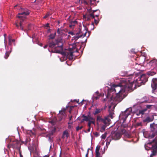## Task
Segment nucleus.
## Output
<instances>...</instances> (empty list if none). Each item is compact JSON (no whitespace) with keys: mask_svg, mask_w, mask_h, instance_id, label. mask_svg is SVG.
<instances>
[{"mask_svg":"<svg viewBox=\"0 0 157 157\" xmlns=\"http://www.w3.org/2000/svg\"><path fill=\"white\" fill-rule=\"evenodd\" d=\"M147 111V109L145 108L139 110V113H138V116L140 115V114H141L142 115L141 117H142V115L144 114H145V112Z\"/></svg>","mask_w":157,"mask_h":157,"instance_id":"412c9836","label":"nucleus"},{"mask_svg":"<svg viewBox=\"0 0 157 157\" xmlns=\"http://www.w3.org/2000/svg\"><path fill=\"white\" fill-rule=\"evenodd\" d=\"M95 1L96 0H90L91 5L96 6V3L95 2Z\"/></svg>","mask_w":157,"mask_h":157,"instance_id":"f704fd0d","label":"nucleus"},{"mask_svg":"<svg viewBox=\"0 0 157 157\" xmlns=\"http://www.w3.org/2000/svg\"><path fill=\"white\" fill-rule=\"evenodd\" d=\"M81 2L82 3H84L85 5H88V3L85 0H83L81 1Z\"/></svg>","mask_w":157,"mask_h":157,"instance_id":"c03bdc74","label":"nucleus"},{"mask_svg":"<svg viewBox=\"0 0 157 157\" xmlns=\"http://www.w3.org/2000/svg\"><path fill=\"white\" fill-rule=\"evenodd\" d=\"M11 52V51H8L6 52L5 56V59H7L8 57L9 56V55Z\"/></svg>","mask_w":157,"mask_h":157,"instance_id":"473e14b6","label":"nucleus"},{"mask_svg":"<svg viewBox=\"0 0 157 157\" xmlns=\"http://www.w3.org/2000/svg\"><path fill=\"white\" fill-rule=\"evenodd\" d=\"M17 17L20 18V23L22 24V22H23L24 20L25 19V17L21 16L20 15H18Z\"/></svg>","mask_w":157,"mask_h":157,"instance_id":"c756f323","label":"nucleus"},{"mask_svg":"<svg viewBox=\"0 0 157 157\" xmlns=\"http://www.w3.org/2000/svg\"><path fill=\"white\" fill-rule=\"evenodd\" d=\"M63 44L60 41L56 40L55 41H52L50 42L49 44V46L51 48H55V52L57 53H59L60 51L58 50L57 48H59L60 50L62 49Z\"/></svg>","mask_w":157,"mask_h":157,"instance_id":"20e7f679","label":"nucleus"},{"mask_svg":"<svg viewBox=\"0 0 157 157\" xmlns=\"http://www.w3.org/2000/svg\"><path fill=\"white\" fill-rule=\"evenodd\" d=\"M99 15H95V16H94V18H93L94 19V22L97 25L99 22V20L98 18Z\"/></svg>","mask_w":157,"mask_h":157,"instance_id":"5701e85b","label":"nucleus"},{"mask_svg":"<svg viewBox=\"0 0 157 157\" xmlns=\"http://www.w3.org/2000/svg\"><path fill=\"white\" fill-rule=\"evenodd\" d=\"M75 34H76V35H82V31L81 29H79L77 33H75Z\"/></svg>","mask_w":157,"mask_h":157,"instance_id":"4c0bfd02","label":"nucleus"},{"mask_svg":"<svg viewBox=\"0 0 157 157\" xmlns=\"http://www.w3.org/2000/svg\"><path fill=\"white\" fill-rule=\"evenodd\" d=\"M77 24V21H71L69 24V26L70 28H73L75 24Z\"/></svg>","mask_w":157,"mask_h":157,"instance_id":"393cba45","label":"nucleus"},{"mask_svg":"<svg viewBox=\"0 0 157 157\" xmlns=\"http://www.w3.org/2000/svg\"><path fill=\"white\" fill-rule=\"evenodd\" d=\"M116 96L115 97H113L114 94H113V97H107V95L106 97L107 98H110L112 100H113L114 103H112L114 105V106H115L118 103L121 102L122 100L126 97V95L124 94H115Z\"/></svg>","mask_w":157,"mask_h":157,"instance_id":"39448f33","label":"nucleus"},{"mask_svg":"<svg viewBox=\"0 0 157 157\" xmlns=\"http://www.w3.org/2000/svg\"><path fill=\"white\" fill-rule=\"evenodd\" d=\"M68 33L72 36L75 35V33L74 32H71V31L69 32Z\"/></svg>","mask_w":157,"mask_h":157,"instance_id":"49530a36","label":"nucleus"},{"mask_svg":"<svg viewBox=\"0 0 157 157\" xmlns=\"http://www.w3.org/2000/svg\"><path fill=\"white\" fill-rule=\"evenodd\" d=\"M101 146H97L95 149L96 156L95 157H101L100 156V153L99 152V150L100 149Z\"/></svg>","mask_w":157,"mask_h":157,"instance_id":"a211bd4d","label":"nucleus"},{"mask_svg":"<svg viewBox=\"0 0 157 157\" xmlns=\"http://www.w3.org/2000/svg\"><path fill=\"white\" fill-rule=\"evenodd\" d=\"M155 60L150 61V64L152 65V64L154 65V67L153 69H151V70L147 72V75L150 76H152L156 74L157 72V66L156 65Z\"/></svg>","mask_w":157,"mask_h":157,"instance_id":"6e6552de","label":"nucleus"},{"mask_svg":"<svg viewBox=\"0 0 157 157\" xmlns=\"http://www.w3.org/2000/svg\"><path fill=\"white\" fill-rule=\"evenodd\" d=\"M20 26L21 28V30L24 31V30L23 29V27L22 26V24H21V23H20Z\"/></svg>","mask_w":157,"mask_h":157,"instance_id":"8fccbe9b","label":"nucleus"},{"mask_svg":"<svg viewBox=\"0 0 157 157\" xmlns=\"http://www.w3.org/2000/svg\"><path fill=\"white\" fill-rule=\"evenodd\" d=\"M100 96V95H94V98L95 100H97L99 98Z\"/></svg>","mask_w":157,"mask_h":157,"instance_id":"ea45409f","label":"nucleus"},{"mask_svg":"<svg viewBox=\"0 0 157 157\" xmlns=\"http://www.w3.org/2000/svg\"><path fill=\"white\" fill-rule=\"evenodd\" d=\"M120 133L121 134H121H125L126 135H127V133L126 132V130L124 129H121L120 131Z\"/></svg>","mask_w":157,"mask_h":157,"instance_id":"7c9ffc66","label":"nucleus"},{"mask_svg":"<svg viewBox=\"0 0 157 157\" xmlns=\"http://www.w3.org/2000/svg\"><path fill=\"white\" fill-rule=\"evenodd\" d=\"M86 32L83 35H75V36H73L72 38V40H75V41L77 40L79 38L81 37H84V36H86V33H87V31L88 30V29L86 28L85 29Z\"/></svg>","mask_w":157,"mask_h":157,"instance_id":"4468645a","label":"nucleus"},{"mask_svg":"<svg viewBox=\"0 0 157 157\" xmlns=\"http://www.w3.org/2000/svg\"><path fill=\"white\" fill-rule=\"evenodd\" d=\"M72 117H73L72 116H71L70 117H69V119L70 121H71V120Z\"/></svg>","mask_w":157,"mask_h":157,"instance_id":"052dcab7","label":"nucleus"},{"mask_svg":"<svg viewBox=\"0 0 157 157\" xmlns=\"http://www.w3.org/2000/svg\"><path fill=\"white\" fill-rule=\"evenodd\" d=\"M91 124H95V122L94 121H89L88 123V126L89 127V128L87 129V132H89L90 130L91 127Z\"/></svg>","mask_w":157,"mask_h":157,"instance_id":"a878e982","label":"nucleus"},{"mask_svg":"<svg viewBox=\"0 0 157 157\" xmlns=\"http://www.w3.org/2000/svg\"><path fill=\"white\" fill-rule=\"evenodd\" d=\"M137 125V124H136V125H133V127H135V128L136 127V125Z\"/></svg>","mask_w":157,"mask_h":157,"instance_id":"774afa93","label":"nucleus"},{"mask_svg":"<svg viewBox=\"0 0 157 157\" xmlns=\"http://www.w3.org/2000/svg\"><path fill=\"white\" fill-rule=\"evenodd\" d=\"M20 11V12L18 13V15H21L27 16L29 15L30 13L29 10L26 9L21 8Z\"/></svg>","mask_w":157,"mask_h":157,"instance_id":"9b49d317","label":"nucleus"},{"mask_svg":"<svg viewBox=\"0 0 157 157\" xmlns=\"http://www.w3.org/2000/svg\"><path fill=\"white\" fill-rule=\"evenodd\" d=\"M133 82L128 83L125 82L124 83H120L119 85L113 84L111 88H108L107 94V97H113L114 94H124L125 91H132V87Z\"/></svg>","mask_w":157,"mask_h":157,"instance_id":"f257e3e1","label":"nucleus"},{"mask_svg":"<svg viewBox=\"0 0 157 157\" xmlns=\"http://www.w3.org/2000/svg\"><path fill=\"white\" fill-rule=\"evenodd\" d=\"M142 125V123H138V126H141Z\"/></svg>","mask_w":157,"mask_h":157,"instance_id":"0e129e2a","label":"nucleus"},{"mask_svg":"<svg viewBox=\"0 0 157 157\" xmlns=\"http://www.w3.org/2000/svg\"><path fill=\"white\" fill-rule=\"evenodd\" d=\"M138 76H139V80H138V87L142 85L145 84L147 81L148 77L145 74H143L141 75L138 72Z\"/></svg>","mask_w":157,"mask_h":157,"instance_id":"0eeeda50","label":"nucleus"},{"mask_svg":"<svg viewBox=\"0 0 157 157\" xmlns=\"http://www.w3.org/2000/svg\"><path fill=\"white\" fill-rule=\"evenodd\" d=\"M94 135L95 136H98L99 135V134L97 132H96Z\"/></svg>","mask_w":157,"mask_h":157,"instance_id":"4d7b16f0","label":"nucleus"},{"mask_svg":"<svg viewBox=\"0 0 157 157\" xmlns=\"http://www.w3.org/2000/svg\"><path fill=\"white\" fill-rule=\"evenodd\" d=\"M95 95H100L99 94V92L98 91H97L95 92Z\"/></svg>","mask_w":157,"mask_h":157,"instance_id":"864d4df0","label":"nucleus"},{"mask_svg":"<svg viewBox=\"0 0 157 157\" xmlns=\"http://www.w3.org/2000/svg\"><path fill=\"white\" fill-rule=\"evenodd\" d=\"M15 40L14 39H9V44L10 45H12V43L13 42H14Z\"/></svg>","mask_w":157,"mask_h":157,"instance_id":"c9c22d12","label":"nucleus"},{"mask_svg":"<svg viewBox=\"0 0 157 157\" xmlns=\"http://www.w3.org/2000/svg\"><path fill=\"white\" fill-rule=\"evenodd\" d=\"M83 18L86 19L87 20H90L91 17H90V14L89 15H84L83 16Z\"/></svg>","mask_w":157,"mask_h":157,"instance_id":"2f4dec72","label":"nucleus"},{"mask_svg":"<svg viewBox=\"0 0 157 157\" xmlns=\"http://www.w3.org/2000/svg\"><path fill=\"white\" fill-rule=\"evenodd\" d=\"M154 119V115H152L150 116L147 117L146 118L143 120L144 122H149L152 121Z\"/></svg>","mask_w":157,"mask_h":157,"instance_id":"dca6fc26","label":"nucleus"},{"mask_svg":"<svg viewBox=\"0 0 157 157\" xmlns=\"http://www.w3.org/2000/svg\"><path fill=\"white\" fill-rule=\"evenodd\" d=\"M56 130V128H54L53 129H52L49 133L50 135H53V134L55 132Z\"/></svg>","mask_w":157,"mask_h":157,"instance_id":"72a5a7b5","label":"nucleus"},{"mask_svg":"<svg viewBox=\"0 0 157 157\" xmlns=\"http://www.w3.org/2000/svg\"><path fill=\"white\" fill-rule=\"evenodd\" d=\"M152 153L150 156V157H153L154 156L157 155V146L153 147V149L151 151Z\"/></svg>","mask_w":157,"mask_h":157,"instance_id":"f3484780","label":"nucleus"},{"mask_svg":"<svg viewBox=\"0 0 157 157\" xmlns=\"http://www.w3.org/2000/svg\"><path fill=\"white\" fill-rule=\"evenodd\" d=\"M150 128L151 131L155 134H157V124L154 123L150 124Z\"/></svg>","mask_w":157,"mask_h":157,"instance_id":"2eb2a0df","label":"nucleus"},{"mask_svg":"<svg viewBox=\"0 0 157 157\" xmlns=\"http://www.w3.org/2000/svg\"><path fill=\"white\" fill-rule=\"evenodd\" d=\"M69 136V134L67 130L64 131L63 132L62 135V138L64 139L65 137L67 138Z\"/></svg>","mask_w":157,"mask_h":157,"instance_id":"4be33fe9","label":"nucleus"},{"mask_svg":"<svg viewBox=\"0 0 157 157\" xmlns=\"http://www.w3.org/2000/svg\"><path fill=\"white\" fill-rule=\"evenodd\" d=\"M45 27H49V24L48 23H47Z\"/></svg>","mask_w":157,"mask_h":157,"instance_id":"13d9d810","label":"nucleus"},{"mask_svg":"<svg viewBox=\"0 0 157 157\" xmlns=\"http://www.w3.org/2000/svg\"><path fill=\"white\" fill-rule=\"evenodd\" d=\"M112 140H113L112 138V136H109L108 137L106 140V144L109 145L110 144V143L111 142Z\"/></svg>","mask_w":157,"mask_h":157,"instance_id":"bb28decb","label":"nucleus"},{"mask_svg":"<svg viewBox=\"0 0 157 157\" xmlns=\"http://www.w3.org/2000/svg\"><path fill=\"white\" fill-rule=\"evenodd\" d=\"M97 121L98 122L101 123L102 126L101 131L102 132L105 130L106 127L109 124L111 120L108 117L102 118L101 116H98Z\"/></svg>","mask_w":157,"mask_h":157,"instance_id":"7ed1b4c3","label":"nucleus"},{"mask_svg":"<svg viewBox=\"0 0 157 157\" xmlns=\"http://www.w3.org/2000/svg\"><path fill=\"white\" fill-rule=\"evenodd\" d=\"M127 126V125H124L122 124V126L124 128L126 127Z\"/></svg>","mask_w":157,"mask_h":157,"instance_id":"bf43d9fd","label":"nucleus"},{"mask_svg":"<svg viewBox=\"0 0 157 157\" xmlns=\"http://www.w3.org/2000/svg\"><path fill=\"white\" fill-rule=\"evenodd\" d=\"M132 111L134 113H137V105L136 104L130 108H128L123 112H122L119 116L120 118L123 120V123L126 121L127 117L129 115ZM137 115V114L136 113Z\"/></svg>","mask_w":157,"mask_h":157,"instance_id":"f03ea898","label":"nucleus"},{"mask_svg":"<svg viewBox=\"0 0 157 157\" xmlns=\"http://www.w3.org/2000/svg\"><path fill=\"white\" fill-rule=\"evenodd\" d=\"M50 122L53 125H54L56 124V120H52L51 121H50Z\"/></svg>","mask_w":157,"mask_h":157,"instance_id":"a18cd8bd","label":"nucleus"},{"mask_svg":"<svg viewBox=\"0 0 157 157\" xmlns=\"http://www.w3.org/2000/svg\"><path fill=\"white\" fill-rule=\"evenodd\" d=\"M8 147L9 148H10V147H12V145H11V143L10 144L8 145Z\"/></svg>","mask_w":157,"mask_h":157,"instance_id":"6e6d98bb","label":"nucleus"},{"mask_svg":"<svg viewBox=\"0 0 157 157\" xmlns=\"http://www.w3.org/2000/svg\"><path fill=\"white\" fill-rule=\"evenodd\" d=\"M83 128V126H78L76 128V131H78L79 130Z\"/></svg>","mask_w":157,"mask_h":157,"instance_id":"58836bf2","label":"nucleus"},{"mask_svg":"<svg viewBox=\"0 0 157 157\" xmlns=\"http://www.w3.org/2000/svg\"><path fill=\"white\" fill-rule=\"evenodd\" d=\"M78 51V50L76 48L75 45L74 44L72 48H69L66 50L63 54L68 58L69 59L72 60L73 58V53L77 52Z\"/></svg>","mask_w":157,"mask_h":157,"instance_id":"423d86ee","label":"nucleus"},{"mask_svg":"<svg viewBox=\"0 0 157 157\" xmlns=\"http://www.w3.org/2000/svg\"><path fill=\"white\" fill-rule=\"evenodd\" d=\"M48 46V45H45L44 46V48H47Z\"/></svg>","mask_w":157,"mask_h":157,"instance_id":"e2e57ef3","label":"nucleus"},{"mask_svg":"<svg viewBox=\"0 0 157 157\" xmlns=\"http://www.w3.org/2000/svg\"><path fill=\"white\" fill-rule=\"evenodd\" d=\"M138 60L140 64H141L145 61V58L143 57H139Z\"/></svg>","mask_w":157,"mask_h":157,"instance_id":"c85d7f7f","label":"nucleus"},{"mask_svg":"<svg viewBox=\"0 0 157 157\" xmlns=\"http://www.w3.org/2000/svg\"><path fill=\"white\" fill-rule=\"evenodd\" d=\"M102 109H98L96 108L95 111L93 113L94 115H96L100 113L102 110Z\"/></svg>","mask_w":157,"mask_h":157,"instance_id":"b1692460","label":"nucleus"},{"mask_svg":"<svg viewBox=\"0 0 157 157\" xmlns=\"http://www.w3.org/2000/svg\"><path fill=\"white\" fill-rule=\"evenodd\" d=\"M74 106H71L70 108V109L69 111V112L70 113H71L72 109L74 108Z\"/></svg>","mask_w":157,"mask_h":157,"instance_id":"de8ad7c7","label":"nucleus"},{"mask_svg":"<svg viewBox=\"0 0 157 157\" xmlns=\"http://www.w3.org/2000/svg\"><path fill=\"white\" fill-rule=\"evenodd\" d=\"M15 25H16V26L18 28L19 27V25H18V24H17V23H16L15 24Z\"/></svg>","mask_w":157,"mask_h":157,"instance_id":"680f3d73","label":"nucleus"},{"mask_svg":"<svg viewBox=\"0 0 157 157\" xmlns=\"http://www.w3.org/2000/svg\"><path fill=\"white\" fill-rule=\"evenodd\" d=\"M20 157H23V156L21 154V152H20Z\"/></svg>","mask_w":157,"mask_h":157,"instance_id":"338daca9","label":"nucleus"},{"mask_svg":"<svg viewBox=\"0 0 157 157\" xmlns=\"http://www.w3.org/2000/svg\"><path fill=\"white\" fill-rule=\"evenodd\" d=\"M56 35V32H55L54 34H51L49 36L50 39H53L54 38L55 35Z\"/></svg>","mask_w":157,"mask_h":157,"instance_id":"e433bc0d","label":"nucleus"},{"mask_svg":"<svg viewBox=\"0 0 157 157\" xmlns=\"http://www.w3.org/2000/svg\"><path fill=\"white\" fill-rule=\"evenodd\" d=\"M111 136L113 139L117 140L120 138L121 137V135L119 132H114L112 133Z\"/></svg>","mask_w":157,"mask_h":157,"instance_id":"9d476101","label":"nucleus"},{"mask_svg":"<svg viewBox=\"0 0 157 157\" xmlns=\"http://www.w3.org/2000/svg\"><path fill=\"white\" fill-rule=\"evenodd\" d=\"M57 32L58 34H60V31L59 28H58L57 29Z\"/></svg>","mask_w":157,"mask_h":157,"instance_id":"5fc2aeb1","label":"nucleus"},{"mask_svg":"<svg viewBox=\"0 0 157 157\" xmlns=\"http://www.w3.org/2000/svg\"><path fill=\"white\" fill-rule=\"evenodd\" d=\"M152 106L151 105H146V107L145 109H147H147H150L151 108V106Z\"/></svg>","mask_w":157,"mask_h":157,"instance_id":"79ce46f5","label":"nucleus"},{"mask_svg":"<svg viewBox=\"0 0 157 157\" xmlns=\"http://www.w3.org/2000/svg\"><path fill=\"white\" fill-rule=\"evenodd\" d=\"M157 134H155L154 133H153V132H152V134L151 135L149 136V138H153L154 137V136Z\"/></svg>","mask_w":157,"mask_h":157,"instance_id":"a19ab883","label":"nucleus"},{"mask_svg":"<svg viewBox=\"0 0 157 157\" xmlns=\"http://www.w3.org/2000/svg\"><path fill=\"white\" fill-rule=\"evenodd\" d=\"M106 137V135L105 134H103L101 136V138L102 139H105Z\"/></svg>","mask_w":157,"mask_h":157,"instance_id":"09e8293b","label":"nucleus"},{"mask_svg":"<svg viewBox=\"0 0 157 157\" xmlns=\"http://www.w3.org/2000/svg\"><path fill=\"white\" fill-rule=\"evenodd\" d=\"M131 52L134 54H136V53L134 51V50L133 49H132L131 50Z\"/></svg>","mask_w":157,"mask_h":157,"instance_id":"603ef678","label":"nucleus"},{"mask_svg":"<svg viewBox=\"0 0 157 157\" xmlns=\"http://www.w3.org/2000/svg\"><path fill=\"white\" fill-rule=\"evenodd\" d=\"M50 15V13H48L46 15L43 17V18L45 19L48 17Z\"/></svg>","mask_w":157,"mask_h":157,"instance_id":"37998d69","label":"nucleus"},{"mask_svg":"<svg viewBox=\"0 0 157 157\" xmlns=\"http://www.w3.org/2000/svg\"><path fill=\"white\" fill-rule=\"evenodd\" d=\"M66 109V108H63L61 110L59 111V113L60 114V115L61 116V119L60 120H61L63 118V117L64 116V114H65V111Z\"/></svg>","mask_w":157,"mask_h":157,"instance_id":"aec40b11","label":"nucleus"},{"mask_svg":"<svg viewBox=\"0 0 157 157\" xmlns=\"http://www.w3.org/2000/svg\"><path fill=\"white\" fill-rule=\"evenodd\" d=\"M97 10H92L91 9H89L88 10L89 12L90 13V17L91 18H94V16H95V15H94V13L95 12H96Z\"/></svg>","mask_w":157,"mask_h":157,"instance_id":"6ab92c4d","label":"nucleus"},{"mask_svg":"<svg viewBox=\"0 0 157 157\" xmlns=\"http://www.w3.org/2000/svg\"><path fill=\"white\" fill-rule=\"evenodd\" d=\"M147 98L146 97H144L142 99V101H138V103H147V101L146 100Z\"/></svg>","mask_w":157,"mask_h":157,"instance_id":"cd10ccee","label":"nucleus"},{"mask_svg":"<svg viewBox=\"0 0 157 157\" xmlns=\"http://www.w3.org/2000/svg\"><path fill=\"white\" fill-rule=\"evenodd\" d=\"M82 117L84 118L82 119V120L81 122H83L84 121H92L93 120V118L91 117L90 116L88 115L87 116H85L84 115H82Z\"/></svg>","mask_w":157,"mask_h":157,"instance_id":"f8f14e48","label":"nucleus"},{"mask_svg":"<svg viewBox=\"0 0 157 157\" xmlns=\"http://www.w3.org/2000/svg\"><path fill=\"white\" fill-rule=\"evenodd\" d=\"M11 145L13 148L18 149L20 146V144L18 141L15 140L11 143Z\"/></svg>","mask_w":157,"mask_h":157,"instance_id":"ddd939ff","label":"nucleus"},{"mask_svg":"<svg viewBox=\"0 0 157 157\" xmlns=\"http://www.w3.org/2000/svg\"><path fill=\"white\" fill-rule=\"evenodd\" d=\"M112 114H112V113H110L109 114V115L111 117V118H113V117H112Z\"/></svg>","mask_w":157,"mask_h":157,"instance_id":"69168bd1","label":"nucleus"},{"mask_svg":"<svg viewBox=\"0 0 157 157\" xmlns=\"http://www.w3.org/2000/svg\"><path fill=\"white\" fill-rule=\"evenodd\" d=\"M89 153V149H88L87 153L85 157H88Z\"/></svg>","mask_w":157,"mask_h":157,"instance_id":"3c124183","label":"nucleus"},{"mask_svg":"<svg viewBox=\"0 0 157 157\" xmlns=\"http://www.w3.org/2000/svg\"><path fill=\"white\" fill-rule=\"evenodd\" d=\"M151 86L152 89V93H154L157 89V77L153 78L152 79Z\"/></svg>","mask_w":157,"mask_h":157,"instance_id":"1a4fd4ad","label":"nucleus"}]
</instances>
